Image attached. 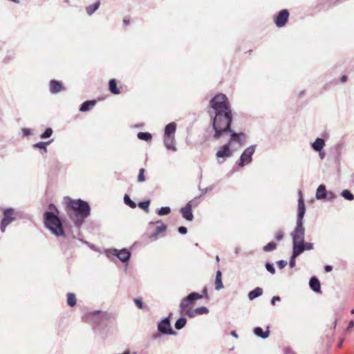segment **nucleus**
Listing matches in <instances>:
<instances>
[{
	"mask_svg": "<svg viewBox=\"0 0 354 354\" xmlns=\"http://www.w3.org/2000/svg\"><path fill=\"white\" fill-rule=\"evenodd\" d=\"M226 133H230V143L232 142H238L239 144L241 143V134L236 133L231 129V124L229 126L228 129L225 130L223 133L216 139L218 140Z\"/></svg>",
	"mask_w": 354,
	"mask_h": 354,
	"instance_id": "15",
	"label": "nucleus"
},
{
	"mask_svg": "<svg viewBox=\"0 0 354 354\" xmlns=\"http://www.w3.org/2000/svg\"><path fill=\"white\" fill-rule=\"evenodd\" d=\"M341 196L348 201L354 200V195L348 189L343 190L341 192Z\"/></svg>",
	"mask_w": 354,
	"mask_h": 354,
	"instance_id": "34",
	"label": "nucleus"
},
{
	"mask_svg": "<svg viewBox=\"0 0 354 354\" xmlns=\"http://www.w3.org/2000/svg\"><path fill=\"white\" fill-rule=\"evenodd\" d=\"M310 288L315 292L321 291V286L319 281L315 277H312L309 281Z\"/></svg>",
	"mask_w": 354,
	"mask_h": 354,
	"instance_id": "20",
	"label": "nucleus"
},
{
	"mask_svg": "<svg viewBox=\"0 0 354 354\" xmlns=\"http://www.w3.org/2000/svg\"><path fill=\"white\" fill-rule=\"evenodd\" d=\"M123 22H124V24H125L126 25L129 24V21H128L127 20H126V19H124V20H123Z\"/></svg>",
	"mask_w": 354,
	"mask_h": 354,
	"instance_id": "58",
	"label": "nucleus"
},
{
	"mask_svg": "<svg viewBox=\"0 0 354 354\" xmlns=\"http://www.w3.org/2000/svg\"><path fill=\"white\" fill-rule=\"evenodd\" d=\"M222 288H223V285L222 283V274L220 270H218L216 273L215 289L216 290H220Z\"/></svg>",
	"mask_w": 354,
	"mask_h": 354,
	"instance_id": "25",
	"label": "nucleus"
},
{
	"mask_svg": "<svg viewBox=\"0 0 354 354\" xmlns=\"http://www.w3.org/2000/svg\"><path fill=\"white\" fill-rule=\"evenodd\" d=\"M14 212V209L10 207L3 210V217L0 224V230L2 232L6 231V228L8 225L15 221L16 218L13 216Z\"/></svg>",
	"mask_w": 354,
	"mask_h": 354,
	"instance_id": "9",
	"label": "nucleus"
},
{
	"mask_svg": "<svg viewBox=\"0 0 354 354\" xmlns=\"http://www.w3.org/2000/svg\"><path fill=\"white\" fill-rule=\"evenodd\" d=\"M108 257L113 255L117 257L122 263H127L131 258V252L127 249L118 250L115 248L109 249L106 251Z\"/></svg>",
	"mask_w": 354,
	"mask_h": 354,
	"instance_id": "8",
	"label": "nucleus"
},
{
	"mask_svg": "<svg viewBox=\"0 0 354 354\" xmlns=\"http://www.w3.org/2000/svg\"><path fill=\"white\" fill-rule=\"evenodd\" d=\"M216 261L218 262V261H219V260H220V259H219L218 256H216Z\"/></svg>",
	"mask_w": 354,
	"mask_h": 354,
	"instance_id": "61",
	"label": "nucleus"
},
{
	"mask_svg": "<svg viewBox=\"0 0 354 354\" xmlns=\"http://www.w3.org/2000/svg\"><path fill=\"white\" fill-rule=\"evenodd\" d=\"M178 231L181 234H185L187 232V227H185L184 226L179 227L178 229Z\"/></svg>",
	"mask_w": 354,
	"mask_h": 354,
	"instance_id": "46",
	"label": "nucleus"
},
{
	"mask_svg": "<svg viewBox=\"0 0 354 354\" xmlns=\"http://www.w3.org/2000/svg\"><path fill=\"white\" fill-rule=\"evenodd\" d=\"M293 249H297V250L299 249V250H300L299 254H301L305 250H313V243L303 241V243H301L299 245L293 247Z\"/></svg>",
	"mask_w": 354,
	"mask_h": 354,
	"instance_id": "22",
	"label": "nucleus"
},
{
	"mask_svg": "<svg viewBox=\"0 0 354 354\" xmlns=\"http://www.w3.org/2000/svg\"><path fill=\"white\" fill-rule=\"evenodd\" d=\"M156 223H161V225H160L157 226V227H156V230H155V231H156L158 234H159L160 233H161V232H163L166 231V230H167V225H165L164 223H162V222H161V221H160V220H159V221H156Z\"/></svg>",
	"mask_w": 354,
	"mask_h": 354,
	"instance_id": "38",
	"label": "nucleus"
},
{
	"mask_svg": "<svg viewBox=\"0 0 354 354\" xmlns=\"http://www.w3.org/2000/svg\"><path fill=\"white\" fill-rule=\"evenodd\" d=\"M164 145L167 150L175 152L177 151L175 136H163Z\"/></svg>",
	"mask_w": 354,
	"mask_h": 354,
	"instance_id": "14",
	"label": "nucleus"
},
{
	"mask_svg": "<svg viewBox=\"0 0 354 354\" xmlns=\"http://www.w3.org/2000/svg\"><path fill=\"white\" fill-rule=\"evenodd\" d=\"M257 145H253L246 148L240 156L236 164L240 167L250 165L252 161V156L254 153Z\"/></svg>",
	"mask_w": 354,
	"mask_h": 354,
	"instance_id": "6",
	"label": "nucleus"
},
{
	"mask_svg": "<svg viewBox=\"0 0 354 354\" xmlns=\"http://www.w3.org/2000/svg\"><path fill=\"white\" fill-rule=\"evenodd\" d=\"M137 136L140 140L147 142L151 141L152 139L151 134L148 132H139Z\"/></svg>",
	"mask_w": 354,
	"mask_h": 354,
	"instance_id": "31",
	"label": "nucleus"
},
{
	"mask_svg": "<svg viewBox=\"0 0 354 354\" xmlns=\"http://www.w3.org/2000/svg\"><path fill=\"white\" fill-rule=\"evenodd\" d=\"M124 203L131 208L136 207V203L133 201L127 194L124 196Z\"/></svg>",
	"mask_w": 354,
	"mask_h": 354,
	"instance_id": "35",
	"label": "nucleus"
},
{
	"mask_svg": "<svg viewBox=\"0 0 354 354\" xmlns=\"http://www.w3.org/2000/svg\"><path fill=\"white\" fill-rule=\"evenodd\" d=\"M101 313V310H96L94 312V313H96V314H98V313Z\"/></svg>",
	"mask_w": 354,
	"mask_h": 354,
	"instance_id": "60",
	"label": "nucleus"
},
{
	"mask_svg": "<svg viewBox=\"0 0 354 354\" xmlns=\"http://www.w3.org/2000/svg\"><path fill=\"white\" fill-rule=\"evenodd\" d=\"M342 342H343V340H342V341L339 342V345H338V347H341V346H342Z\"/></svg>",
	"mask_w": 354,
	"mask_h": 354,
	"instance_id": "59",
	"label": "nucleus"
},
{
	"mask_svg": "<svg viewBox=\"0 0 354 354\" xmlns=\"http://www.w3.org/2000/svg\"><path fill=\"white\" fill-rule=\"evenodd\" d=\"M277 264L279 268L283 269L287 265V261L284 260H279L277 262Z\"/></svg>",
	"mask_w": 354,
	"mask_h": 354,
	"instance_id": "44",
	"label": "nucleus"
},
{
	"mask_svg": "<svg viewBox=\"0 0 354 354\" xmlns=\"http://www.w3.org/2000/svg\"><path fill=\"white\" fill-rule=\"evenodd\" d=\"M208 313V308L205 306H202L189 310L188 312H187V316H188L189 317H194L197 315H203L207 314Z\"/></svg>",
	"mask_w": 354,
	"mask_h": 354,
	"instance_id": "16",
	"label": "nucleus"
},
{
	"mask_svg": "<svg viewBox=\"0 0 354 354\" xmlns=\"http://www.w3.org/2000/svg\"><path fill=\"white\" fill-rule=\"evenodd\" d=\"M96 104L95 100H87L82 104L80 107V111L82 112H86L93 108Z\"/></svg>",
	"mask_w": 354,
	"mask_h": 354,
	"instance_id": "23",
	"label": "nucleus"
},
{
	"mask_svg": "<svg viewBox=\"0 0 354 354\" xmlns=\"http://www.w3.org/2000/svg\"><path fill=\"white\" fill-rule=\"evenodd\" d=\"M292 239V248L298 246L304 241L305 227L304 223H296V227L290 234Z\"/></svg>",
	"mask_w": 354,
	"mask_h": 354,
	"instance_id": "5",
	"label": "nucleus"
},
{
	"mask_svg": "<svg viewBox=\"0 0 354 354\" xmlns=\"http://www.w3.org/2000/svg\"><path fill=\"white\" fill-rule=\"evenodd\" d=\"M77 299L75 294L69 292L67 294V304L69 306L73 307L76 305Z\"/></svg>",
	"mask_w": 354,
	"mask_h": 354,
	"instance_id": "30",
	"label": "nucleus"
},
{
	"mask_svg": "<svg viewBox=\"0 0 354 354\" xmlns=\"http://www.w3.org/2000/svg\"><path fill=\"white\" fill-rule=\"evenodd\" d=\"M134 303H135L136 306L139 309H142L143 308V307H144L143 303H142V301L140 299H134Z\"/></svg>",
	"mask_w": 354,
	"mask_h": 354,
	"instance_id": "43",
	"label": "nucleus"
},
{
	"mask_svg": "<svg viewBox=\"0 0 354 354\" xmlns=\"http://www.w3.org/2000/svg\"><path fill=\"white\" fill-rule=\"evenodd\" d=\"M325 146V141L322 138H317L312 144V148L316 151H320Z\"/></svg>",
	"mask_w": 354,
	"mask_h": 354,
	"instance_id": "21",
	"label": "nucleus"
},
{
	"mask_svg": "<svg viewBox=\"0 0 354 354\" xmlns=\"http://www.w3.org/2000/svg\"><path fill=\"white\" fill-rule=\"evenodd\" d=\"M277 248V244L274 242H270L266 245L263 247V251L265 252H270L275 250Z\"/></svg>",
	"mask_w": 354,
	"mask_h": 354,
	"instance_id": "39",
	"label": "nucleus"
},
{
	"mask_svg": "<svg viewBox=\"0 0 354 354\" xmlns=\"http://www.w3.org/2000/svg\"><path fill=\"white\" fill-rule=\"evenodd\" d=\"M68 212L71 218L77 226H80L84 219L90 214V206L88 203L82 200L68 199L66 203Z\"/></svg>",
	"mask_w": 354,
	"mask_h": 354,
	"instance_id": "2",
	"label": "nucleus"
},
{
	"mask_svg": "<svg viewBox=\"0 0 354 354\" xmlns=\"http://www.w3.org/2000/svg\"><path fill=\"white\" fill-rule=\"evenodd\" d=\"M176 130V124L170 122L165 127L164 136H174Z\"/></svg>",
	"mask_w": 354,
	"mask_h": 354,
	"instance_id": "17",
	"label": "nucleus"
},
{
	"mask_svg": "<svg viewBox=\"0 0 354 354\" xmlns=\"http://www.w3.org/2000/svg\"><path fill=\"white\" fill-rule=\"evenodd\" d=\"M281 300L280 297L279 296H274L271 299V304L272 306L275 305V303L277 301H279Z\"/></svg>",
	"mask_w": 354,
	"mask_h": 354,
	"instance_id": "49",
	"label": "nucleus"
},
{
	"mask_svg": "<svg viewBox=\"0 0 354 354\" xmlns=\"http://www.w3.org/2000/svg\"><path fill=\"white\" fill-rule=\"evenodd\" d=\"M262 294H263L262 288L257 287L248 293V298L250 300H253V299L260 297L261 295H262Z\"/></svg>",
	"mask_w": 354,
	"mask_h": 354,
	"instance_id": "26",
	"label": "nucleus"
},
{
	"mask_svg": "<svg viewBox=\"0 0 354 354\" xmlns=\"http://www.w3.org/2000/svg\"><path fill=\"white\" fill-rule=\"evenodd\" d=\"M63 86L61 82L57 80H51L50 82V91L52 93H57L62 90Z\"/></svg>",
	"mask_w": 354,
	"mask_h": 354,
	"instance_id": "19",
	"label": "nucleus"
},
{
	"mask_svg": "<svg viewBox=\"0 0 354 354\" xmlns=\"http://www.w3.org/2000/svg\"><path fill=\"white\" fill-rule=\"evenodd\" d=\"M202 298L203 295L196 292H192L183 298L179 306L181 314L187 315V312L192 310L191 306L194 304V301Z\"/></svg>",
	"mask_w": 354,
	"mask_h": 354,
	"instance_id": "4",
	"label": "nucleus"
},
{
	"mask_svg": "<svg viewBox=\"0 0 354 354\" xmlns=\"http://www.w3.org/2000/svg\"><path fill=\"white\" fill-rule=\"evenodd\" d=\"M158 235V234L155 231V232L152 233L151 235H150V238L151 239H156L157 237V236Z\"/></svg>",
	"mask_w": 354,
	"mask_h": 354,
	"instance_id": "55",
	"label": "nucleus"
},
{
	"mask_svg": "<svg viewBox=\"0 0 354 354\" xmlns=\"http://www.w3.org/2000/svg\"><path fill=\"white\" fill-rule=\"evenodd\" d=\"M53 134V130L51 128H47L45 131L41 135V139H46L50 138Z\"/></svg>",
	"mask_w": 354,
	"mask_h": 354,
	"instance_id": "40",
	"label": "nucleus"
},
{
	"mask_svg": "<svg viewBox=\"0 0 354 354\" xmlns=\"http://www.w3.org/2000/svg\"><path fill=\"white\" fill-rule=\"evenodd\" d=\"M163 334H162L161 333H160L159 331L158 333H153L152 335V338L154 339H159L161 337V336Z\"/></svg>",
	"mask_w": 354,
	"mask_h": 354,
	"instance_id": "50",
	"label": "nucleus"
},
{
	"mask_svg": "<svg viewBox=\"0 0 354 354\" xmlns=\"http://www.w3.org/2000/svg\"><path fill=\"white\" fill-rule=\"evenodd\" d=\"M171 212V209L169 207H162L160 209H158V214L159 216H165L168 215Z\"/></svg>",
	"mask_w": 354,
	"mask_h": 354,
	"instance_id": "36",
	"label": "nucleus"
},
{
	"mask_svg": "<svg viewBox=\"0 0 354 354\" xmlns=\"http://www.w3.org/2000/svg\"><path fill=\"white\" fill-rule=\"evenodd\" d=\"M187 323V319L185 317H180L178 319L175 323V327L178 330L182 329Z\"/></svg>",
	"mask_w": 354,
	"mask_h": 354,
	"instance_id": "32",
	"label": "nucleus"
},
{
	"mask_svg": "<svg viewBox=\"0 0 354 354\" xmlns=\"http://www.w3.org/2000/svg\"><path fill=\"white\" fill-rule=\"evenodd\" d=\"M52 140H49L48 142H39L35 145H33L34 148L41 149L44 151V152H47L46 145L50 144Z\"/></svg>",
	"mask_w": 354,
	"mask_h": 354,
	"instance_id": "33",
	"label": "nucleus"
},
{
	"mask_svg": "<svg viewBox=\"0 0 354 354\" xmlns=\"http://www.w3.org/2000/svg\"><path fill=\"white\" fill-rule=\"evenodd\" d=\"M254 333L257 336H258L259 337H261L263 339H266V338H267L269 336L270 331L268 330V328H267L266 330L264 331L262 329V328H261V327H256L254 329Z\"/></svg>",
	"mask_w": 354,
	"mask_h": 354,
	"instance_id": "24",
	"label": "nucleus"
},
{
	"mask_svg": "<svg viewBox=\"0 0 354 354\" xmlns=\"http://www.w3.org/2000/svg\"><path fill=\"white\" fill-rule=\"evenodd\" d=\"M351 313L353 314L354 313V308L351 310Z\"/></svg>",
	"mask_w": 354,
	"mask_h": 354,
	"instance_id": "63",
	"label": "nucleus"
},
{
	"mask_svg": "<svg viewBox=\"0 0 354 354\" xmlns=\"http://www.w3.org/2000/svg\"><path fill=\"white\" fill-rule=\"evenodd\" d=\"M324 270L326 272H329L332 271L333 267H332V266L327 265V266H325Z\"/></svg>",
	"mask_w": 354,
	"mask_h": 354,
	"instance_id": "52",
	"label": "nucleus"
},
{
	"mask_svg": "<svg viewBox=\"0 0 354 354\" xmlns=\"http://www.w3.org/2000/svg\"><path fill=\"white\" fill-rule=\"evenodd\" d=\"M203 292H204V293H206V292H207V290H206V289H204V290H203Z\"/></svg>",
	"mask_w": 354,
	"mask_h": 354,
	"instance_id": "62",
	"label": "nucleus"
},
{
	"mask_svg": "<svg viewBox=\"0 0 354 354\" xmlns=\"http://www.w3.org/2000/svg\"><path fill=\"white\" fill-rule=\"evenodd\" d=\"M149 203H150L149 200L140 202L138 203V207H140L141 209H144L147 213H148L149 212Z\"/></svg>",
	"mask_w": 354,
	"mask_h": 354,
	"instance_id": "37",
	"label": "nucleus"
},
{
	"mask_svg": "<svg viewBox=\"0 0 354 354\" xmlns=\"http://www.w3.org/2000/svg\"><path fill=\"white\" fill-rule=\"evenodd\" d=\"M44 223L46 227L56 236H65L62 223L60 218L53 212L44 213Z\"/></svg>",
	"mask_w": 354,
	"mask_h": 354,
	"instance_id": "3",
	"label": "nucleus"
},
{
	"mask_svg": "<svg viewBox=\"0 0 354 354\" xmlns=\"http://www.w3.org/2000/svg\"><path fill=\"white\" fill-rule=\"evenodd\" d=\"M299 252H300V250H299V249L297 250V249L292 248V256H291L290 261H289V265L291 268H294L295 266V264H296L295 259L297 257H298L299 255Z\"/></svg>",
	"mask_w": 354,
	"mask_h": 354,
	"instance_id": "29",
	"label": "nucleus"
},
{
	"mask_svg": "<svg viewBox=\"0 0 354 354\" xmlns=\"http://www.w3.org/2000/svg\"><path fill=\"white\" fill-rule=\"evenodd\" d=\"M165 317L157 324L158 330L163 335H176L177 333L174 330L171 326L170 316Z\"/></svg>",
	"mask_w": 354,
	"mask_h": 354,
	"instance_id": "7",
	"label": "nucleus"
},
{
	"mask_svg": "<svg viewBox=\"0 0 354 354\" xmlns=\"http://www.w3.org/2000/svg\"><path fill=\"white\" fill-rule=\"evenodd\" d=\"M346 80H347V76H346V75H343V76L342 77V78H341V81H342V82H345Z\"/></svg>",
	"mask_w": 354,
	"mask_h": 354,
	"instance_id": "57",
	"label": "nucleus"
},
{
	"mask_svg": "<svg viewBox=\"0 0 354 354\" xmlns=\"http://www.w3.org/2000/svg\"><path fill=\"white\" fill-rule=\"evenodd\" d=\"M354 326V322L353 320H351L349 324H348V326L347 327V330H350Z\"/></svg>",
	"mask_w": 354,
	"mask_h": 354,
	"instance_id": "54",
	"label": "nucleus"
},
{
	"mask_svg": "<svg viewBox=\"0 0 354 354\" xmlns=\"http://www.w3.org/2000/svg\"><path fill=\"white\" fill-rule=\"evenodd\" d=\"M22 132H23L24 136H28L32 133L31 129H26V128L23 129Z\"/></svg>",
	"mask_w": 354,
	"mask_h": 354,
	"instance_id": "48",
	"label": "nucleus"
},
{
	"mask_svg": "<svg viewBox=\"0 0 354 354\" xmlns=\"http://www.w3.org/2000/svg\"><path fill=\"white\" fill-rule=\"evenodd\" d=\"M230 333L234 337L238 338V335L235 330H232Z\"/></svg>",
	"mask_w": 354,
	"mask_h": 354,
	"instance_id": "56",
	"label": "nucleus"
},
{
	"mask_svg": "<svg viewBox=\"0 0 354 354\" xmlns=\"http://www.w3.org/2000/svg\"><path fill=\"white\" fill-rule=\"evenodd\" d=\"M197 198L189 201L186 205L183 207H181L180 209V213L182 214L183 217L188 221H192L194 219V215L192 214V206L198 205Z\"/></svg>",
	"mask_w": 354,
	"mask_h": 354,
	"instance_id": "10",
	"label": "nucleus"
},
{
	"mask_svg": "<svg viewBox=\"0 0 354 354\" xmlns=\"http://www.w3.org/2000/svg\"><path fill=\"white\" fill-rule=\"evenodd\" d=\"M230 142L223 145L219 150L216 152V156L220 158H229L233 154V152L230 149Z\"/></svg>",
	"mask_w": 354,
	"mask_h": 354,
	"instance_id": "13",
	"label": "nucleus"
},
{
	"mask_svg": "<svg viewBox=\"0 0 354 354\" xmlns=\"http://www.w3.org/2000/svg\"><path fill=\"white\" fill-rule=\"evenodd\" d=\"M336 197V195L332 192H327V198L329 201H332Z\"/></svg>",
	"mask_w": 354,
	"mask_h": 354,
	"instance_id": "47",
	"label": "nucleus"
},
{
	"mask_svg": "<svg viewBox=\"0 0 354 354\" xmlns=\"http://www.w3.org/2000/svg\"><path fill=\"white\" fill-rule=\"evenodd\" d=\"M289 12L288 10L283 9L279 11L278 15L274 17V23L278 28L284 26L288 21Z\"/></svg>",
	"mask_w": 354,
	"mask_h": 354,
	"instance_id": "12",
	"label": "nucleus"
},
{
	"mask_svg": "<svg viewBox=\"0 0 354 354\" xmlns=\"http://www.w3.org/2000/svg\"><path fill=\"white\" fill-rule=\"evenodd\" d=\"M212 190V187H206L204 189H202L201 190V194H206L207 192H210Z\"/></svg>",
	"mask_w": 354,
	"mask_h": 354,
	"instance_id": "51",
	"label": "nucleus"
},
{
	"mask_svg": "<svg viewBox=\"0 0 354 354\" xmlns=\"http://www.w3.org/2000/svg\"><path fill=\"white\" fill-rule=\"evenodd\" d=\"M100 6V1H97L95 3L90 5L86 7V11L88 15L91 16L98 8Z\"/></svg>",
	"mask_w": 354,
	"mask_h": 354,
	"instance_id": "27",
	"label": "nucleus"
},
{
	"mask_svg": "<svg viewBox=\"0 0 354 354\" xmlns=\"http://www.w3.org/2000/svg\"><path fill=\"white\" fill-rule=\"evenodd\" d=\"M298 194V209L296 223H304L303 219L306 213V206L301 192L299 191Z\"/></svg>",
	"mask_w": 354,
	"mask_h": 354,
	"instance_id": "11",
	"label": "nucleus"
},
{
	"mask_svg": "<svg viewBox=\"0 0 354 354\" xmlns=\"http://www.w3.org/2000/svg\"><path fill=\"white\" fill-rule=\"evenodd\" d=\"M266 268L271 274H274L275 273V269H274V267L272 263H266Z\"/></svg>",
	"mask_w": 354,
	"mask_h": 354,
	"instance_id": "42",
	"label": "nucleus"
},
{
	"mask_svg": "<svg viewBox=\"0 0 354 354\" xmlns=\"http://www.w3.org/2000/svg\"><path fill=\"white\" fill-rule=\"evenodd\" d=\"M109 91L111 93L115 95H118L120 93V90L117 87L116 81L115 79H111L109 83Z\"/></svg>",
	"mask_w": 354,
	"mask_h": 354,
	"instance_id": "28",
	"label": "nucleus"
},
{
	"mask_svg": "<svg viewBox=\"0 0 354 354\" xmlns=\"http://www.w3.org/2000/svg\"><path fill=\"white\" fill-rule=\"evenodd\" d=\"M144 174H145V169L143 168L140 169L139 174L138 176V181L139 183L144 182L145 180Z\"/></svg>",
	"mask_w": 354,
	"mask_h": 354,
	"instance_id": "41",
	"label": "nucleus"
},
{
	"mask_svg": "<svg viewBox=\"0 0 354 354\" xmlns=\"http://www.w3.org/2000/svg\"><path fill=\"white\" fill-rule=\"evenodd\" d=\"M315 197L317 200H322L327 198V191L324 185H320L317 187Z\"/></svg>",
	"mask_w": 354,
	"mask_h": 354,
	"instance_id": "18",
	"label": "nucleus"
},
{
	"mask_svg": "<svg viewBox=\"0 0 354 354\" xmlns=\"http://www.w3.org/2000/svg\"><path fill=\"white\" fill-rule=\"evenodd\" d=\"M318 152H319L320 158L323 159L326 156V153L324 151H323L322 150H321L320 151H318Z\"/></svg>",
	"mask_w": 354,
	"mask_h": 354,
	"instance_id": "53",
	"label": "nucleus"
},
{
	"mask_svg": "<svg viewBox=\"0 0 354 354\" xmlns=\"http://www.w3.org/2000/svg\"><path fill=\"white\" fill-rule=\"evenodd\" d=\"M283 237V232L282 231H278L275 234V239L277 241H281Z\"/></svg>",
	"mask_w": 354,
	"mask_h": 354,
	"instance_id": "45",
	"label": "nucleus"
},
{
	"mask_svg": "<svg viewBox=\"0 0 354 354\" xmlns=\"http://www.w3.org/2000/svg\"><path fill=\"white\" fill-rule=\"evenodd\" d=\"M210 106L214 111L212 118V127L214 130L213 138L217 139L232 124L231 106L227 96L221 93L211 100Z\"/></svg>",
	"mask_w": 354,
	"mask_h": 354,
	"instance_id": "1",
	"label": "nucleus"
}]
</instances>
